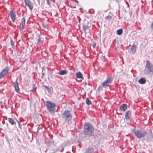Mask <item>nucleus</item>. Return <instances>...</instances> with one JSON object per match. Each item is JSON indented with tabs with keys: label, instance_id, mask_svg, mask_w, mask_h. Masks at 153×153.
Masks as SVG:
<instances>
[{
	"label": "nucleus",
	"instance_id": "aec40b11",
	"mask_svg": "<svg viewBox=\"0 0 153 153\" xmlns=\"http://www.w3.org/2000/svg\"><path fill=\"white\" fill-rule=\"evenodd\" d=\"M94 149L93 148L90 147L87 149L85 153H93Z\"/></svg>",
	"mask_w": 153,
	"mask_h": 153
},
{
	"label": "nucleus",
	"instance_id": "6ab92c4d",
	"mask_svg": "<svg viewBox=\"0 0 153 153\" xmlns=\"http://www.w3.org/2000/svg\"><path fill=\"white\" fill-rule=\"evenodd\" d=\"M25 18H23L21 20L22 29L23 30L24 29V26L25 24Z\"/></svg>",
	"mask_w": 153,
	"mask_h": 153
},
{
	"label": "nucleus",
	"instance_id": "ddd939ff",
	"mask_svg": "<svg viewBox=\"0 0 153 153\" xmlns=\"http://www.w3.org/2000/svg\"><path fill=\"white\" fill-rule=\"evenodd\" d=\"M42 86L47 90L48 92L49 93H52L53 91V88L52 87H48L46 86L45 85H43Z\"/></svg>",
	"mask_w": 153,
	"mask_h": 153
},
{
	"label": "nucleus",
	"instance_id": "5701e85b",
	"mask_svg": "<svg viewBox=\"0 0 153 153\" xmlns=\"http://www.w3.org/2000/svg\"><path fill=\"white\" fill-rule=\"evenodd\" d=\"M123 30L122 29H120L117 30L116 31V33L117 34L119 35H121L123 33Z\"/></svg>",
	"mask_w": 153,
	"mask_h": 153
},
{
	"label": "nucleus",
	"instance_id": "473e14b6",
	"mask_svg": "<svg viewBox=\"0 0 153 153\" xmlns=\"http://www.w3.org/2000/svg\"><path fill=\"white\" fill-rule=\"evenodd\" d=\"M96 46V43H94L93 45H92V47L94 48H95Z\"/></svg>",
	"mask_w": 153,
	"mask_h": 153
},
{
	"label": "nucleus",
	"instance_id": "7c9ffc66",
	"mask_svg": "<svg viewBox=\"0 0 153 153\" xmlns=\"http://www.w3.org/2000/svg\"><path fill=\"white\" fill-rule=\"evenodd\" d=\"M47 3L49 6L50 5V3L49 1V0H46Z\"/></svg>",
	"mask_w": 153,
	"mask_h": 153
},
{
	"label": "nucleus",
	"instance_id": "c85d7f7f",
	"mask_svg": "<svg viewBox=\"0 0 153 153\" xmlns=\"http://www.w3.org/2000/svg\"><path fill=\"white\" fill-rule=\"evenodd\" d=\"M102 86H100L98 88L97 90L100 91L102 88Z\"/></svg>",
	"mask_w": 153,
	"mask_h": 153
},
{
	"label": "nucleus",
	"instance_id": "bb28decb",
	"mask_svg": "<svg viewBox=\"0 0 153 153\" xmlns=\"http://www.w3.org/2000/svg\"><path fill=\"white\" fill-rule=\"evenodd\" d=\"M10 41L11 45L12 47V48H13V47H14V42L11 38H10Z\"/></svg>",
	"mask_w": 153,
	"mask_h": 153
},
{
	"label": "nucleus",
	"instance_id": "c756f323",
	"mask_svg": "<svg viewBox=\"0 0 153 153\" xmlns=\"http://www.w3.org/2000/svg\"><path fill=\"white\" fill-rule=\"evenodd\" d=\"M18 123V125H19V128L21 129H22V126L21 125H20V123L18 121H17Z\"/></svg>",
	"mask_w": 153,
	"mask_h": 153
},
{
	"label": "nucleus",
	"instance_id": "a19ab883",
	"mask_svg": "<svg viewBox=\"0 0 153 153\" xmlns=\"http://www.w3.org/2000/svg\"><path fill=\"white\" fill-rule=\"evenodd\" d=\"M43 27H45V26H43Z\"/></svg>",
	"mask_w": 153,
	"mask_h": 153
},
{
	"label": "nucleus",
	"instance_id": "dca6fc26",
	"mask_svg": "<svg viewBox=\"0 0 153 153\" xmlns=\"http://www.w3.org/2000/svg\"><path fill=\"white\" fill-rule=\"evenodd\" d=\"M146 80L145 78L143 77L140 78L138 80V82L141 84H143L145 83Z\"/></svg>",
	"mask_w": 153,
	"mask_h": 153
},
{
	"label": "nucleus",
	"instance_id": "f257e3e1",
	"mask_svg": "<svg viewBox=\"0 0 153 153\" xmlns=\"http://www.w3.org/2000/svg\"><path fill=\"white\" fill-rule=\"evenodd\" d=\"M94 126L89 123H85L84 126L83 133L86 136L90 137L94 134Z\"/></svg>",
	"mask_w": 153,
	"mask_h": 153
},
{
	"label": "nucleus",
	"instance_id": "58836bf2",
	"mask_svg": "<svg viewBox=\"0 0 153 153\" xmlns=\"http://www.w3.org/2000/svg\"><path fill=\"white\" fill-rule=\"evenodd\" d=\"M6 120H7V117H6Z\"/></svg>",
	"mask_w": 153,
	"mask_h": 153
},
{
	"label": "nucleus",
	"instance_id": "72a5a7b5",
	"mask_svg": "<svg viewBox=\"0 0 153 153\" xmlns=\"http://www.w3.org/2000/svg\"><path fill=\"white\" fill-rule=\"evenodd\" d=\"M61 150H60V149H59V150L61 152H62L64 150V149L62 147V146H61Z\"/></svg>",
	"mask_w": 153,
	"mask_h": 153
},
{
	"label": "nucleus",
	"instance_id": "2eb2a0df",
	"mask_svg": "<svg viewBox=\"0 0 153 153\" xmlns=\"http://www.w3.org/2000/svg\"><path fill=\"white\" fill-rule=\"evenodd\" d=\"M76 76L78 79H80L82 80L84 79L83 75L80 72H79L76 74Z\"/></svg>",
	"mask_w": 153,
	"mask_h": 153
},
{
	"label": "nucleus",
	"instance_id": "9d476101",
	"mask_svg": "<svg viewBox=\"0 0 153 153\" xmlns=\"http://www.w3.org/2000/svg\"><path fill=\"white\" fill-rule=\"evenodd\" d=\"M146 135L147 137L146 140L150 142L153 140V134L151 132L147 133Z\"/></svg>",
	"mask_w": 153,
	"mask_h": 153
},
{
	"label": "nucleus",
	"instance_id": "f704fd0d",
	"mask_svg": "<svg viewBox=\"0 0 153 153\" xmlns=\"http://www.w3.org/2000/svg\"><path fill=\"white\" fill-rule=\"evenodd\" d=\"M2 123L3 124H4V123H5V121L4 120H3L2 122Z\"/></svg>",
	"mask_w": 153,
	"mask_h": 153
},
{
	"label": "nucleus",
	"instance_id": "39448f33",
	"mask_svg": "<svg viewBox=\"0 0 153 153\" xmlns=\"http://www.w3.org/2000/svg\"><path fill=\"white\" fill-rule=\"evenodd\" d=\"M55 104L49 101H47L46 102V106L47 110L51 114H54L55 109Z\"/></svg>",
	"mask_w": 153,
	"mask_h": 153
},
{
	"label": "nucleus",
	"instance_id": "423d86ee",
	"mask_svg": "<svg viewBox=\"0 0 153 153\" xmlns=\"http://www.w3.org/2000/svg\"><path fill=\"white\" fill-rule=\"evenodd\" d=\"M113 79L112 78H107L106 80L102 83V87L106 88V87L108 86L111 83Z\"/></svg>",
	"mask_w": 153,
	"mask_h": 153
},
{
	"label": "nucleus",
	"instance_id": "c9c22d12",
	"mask_svg": "<svg viewBox=\"0 0 153 153\" xmlns=\"http://www.w3.org/2000/svg\"><path fill=\"white\" fill-rule=\"evenodd\" d=\"M39 4L40 0H37Z\"/></svg>",
	"mask_w": 153,
	"mask_h": 153
},
{
	"label": "nucleus",
	"instance_id": "4468645a",
	"mask_svg": "<svg viewBox=\"0 0 153 153\" xmlns=\"http://www.w3.org/2000/svg\"><path fill=\"white\" fill-rule=\"evenodd\" d=\"M127 107V105L126 104H123L122 105L120 106V110L122 111H125Z\"/></svg>",
	"mask_w": 153,
	"mask_h": 153
},
{
	"label": "nucleus",
	"instance_id": "f8f14e48",
	"mask_svg": "<svg viewBox=\"0 0 153 153\" xmlns=\"http://www.w3.org/2000/svg\"><path fill=\"white\" fill-rule=\"evenodd\" d=\"M131 111L129 110L126 111L125 115V118L126 120H130V117L131 115Z\"/></svg>",
	"mask_w": 153,
	"mask_h": 153
},
{
	"label": "nucleus",
	"instance_id": "2f4dec72",
	"mask_svg": "<svg viewBox=\"0 0 153 153\" xmlns=\"http://www.w3.org/2000/svg\"><path fill=\"white\" fill-rule=\"evenodd\" d=\"M41 41V39L40 37L39 36V38L37 39V43L38 44L39 42Z\"/></svg>",
	"mask_w": 153,
	"mask_h": 153
},
{
	"label": "nucleus",
	"instance_id": "6e6552de",
	"mask_svg": "<svg viewBox=\"0 0 153 153\" xmlns=\"http://www.w3.org/2000/svg\"><path fill=\"white\" fill-rule=\"evenodd\" d=\"M25 4L31 10L33 8V4L30 0H24Z\"/></svg>",
	"mask_w": 153,
	"mask_h": 153
},
{
	"label": "nucleus",
	"instance_id": "0eeeda50",
	"mask_svg": "<svg viewBox=\"0 0 153 153\" xmlns=\"http://www.w3.org/2000/svg\"><path fill=\"white\" fill-rule=\"evenodd\" d=\"M9 70V69L8 67H6L2 70L0 73V79H2L5 75L7 74Z\"/></svg>",
	"mask_w": 153,
	"mask_h": 153
},
{
	"label": "nucleus",
	"instance_id": "cd10ccee",
	"mask_svg": "<svg viewBox=\"0 0 153 153\" xmlns=\"http://www.w3.org/2000/svg\"><path fill=\"white\" fill-rule=\"evenodd\" d=\"M112 18V16L110 15H108L105 17L106 19L109 20H110Z\"/></svg>",
	"mask_w": 153,
	"mask_h": 153
},
{
	"label": "nucleus",
	"instance_id": "1a4fd4ad",
	"mask_svg": "<svg viewBox=\"0 0 153 153\" xmlns=\"http://www.w3.org/2000/svg\"><path fill=\"white\" fill-rule=\"evenodd\" d=\"M9 15L11 17L13 22H14L15 21L16 17V15L15 14L13 10H11L9 12Z\"/></svg>",
	"mask_w": 153,
	"mask_h": 153
},
{
	"label": "nucleus",
	"instance_id": "393cba45",
	"mask_svg": "<svg viewBox=\"0 0 153 153\" xmlns=\"http://www.w3.org/2000/svg\"><path fill=\"white\" fill-rule=\"evenodd\" d=\"M86 103L88 105H90L92 104L91 101L89 99L87 98L86 100Z\"/></svg>",
	"mask_w": 153,
	"mask_h": 153
},
{
	"label": "nucleus",
	"instance_id": "a878e982",
	"mask_svg": "<svg viewBox=\"0 0 153 153\" xmlns=\"http://www.w3.org/2000/svg\"><path fill=\"white\" fill-rule=\"evenodd\" d=\"M57 150L52 149H50V153H56L57 151Z\"/></svg>",
	"mask_w": 153,
	"mask_h": 153
},
{
	"label": "nucleus",
	"instance_id": "20e7f679",
	"mask_svg": "<svg viewBox=\"0 0 153 153\" xmlns=\"http://www.w3.org/2000/svg\"><path fill=\"white\" fill-rule=\"evenodd\" d=\"M62 117L65 122L69 123L72 118V115L70 111L66 110L63 112Z\"/></svg>",
	"mask_w": 153,
	"mask_h": 153
},
{
	"label": "nucleus",
	"instance_id": "f3484780",
	"mask_svg": "<svg viewBox=\"0 0 153 153\" xmlns=\"http://www.w3.org/2000/svg\"><path fill=\"white\" fill-rule=\"evenodd\" d=\"M136 46L134 45H132L131 48V52L132 53L134 54L136 51Z\"/></svg>",
	"mask_w": 153,
	"mask_h": 153
},
{
	"label": "nucleus",
	"instance_id": "9b49d317",
	"mask_svg": "<svg viewBox=\"0 0 153 153\" xmlns=\"http://www.w3.org/2000/svg\"><path fill=\"white\" fill-rule=\"evenodd\" d=\"M18 79V78L16 79V82L14 84V87L16 91L18 93L19 91V88L18 83L17 82Z\"/></svg>",
	"mask_w": 153,
	"mask_h": 153
},
{
	"label": "nucleus",
	"instance_id": "4be33fe9",
	"mask_svg": "<svg viewBox=\"0 0 153 153\" xmlns=\"http://www.w3.org/2000/svg\"><path fill=\"white\" fill-rule=\"evenodd\" d=\"M89 27V26L88 25L84 24L83 25V29L86 34L87 33L86 32V30L88 29Z\"/></svg>",
	"mask_w": 153,
	"mask_h": 153
},
{
	"label": "nucleus",
	"instance_id": "f03ea898",
	"mask_svg": "<svg viewBox=\"0 0 153 153\" xmlns=\"http://www.w3.org/2000/svg\"><path fill=\"white\" fill-rule=\"evenodd\" d=\"M144 73L148 75H151L153 74V65L149 60L146 61Z\"/></svg>",
	"mask_w": 153,
	"mask_h": 153
},
{
	"label": "nucleus",
	"instance_id": "4c0bfd02",
	"mask_svg": "<svg viewBox=\"0 0 153 153\" xmlns=\"http://www.w3.org/2000/svg\"><path fill=\"white\" fill-rule=\"evenodd\" d=\"M117 114H119L118 112H117Z\"/></svg>",
	"mask_w": 153,
	"mask_h": 153
},
{
	"label": "nucleus",
	"instance_id": "a211bd4d",
	"mask_svg": "<svg viewBox=\"0 0 153 153\" xmlns=\"http://www.w3.org/2000/svg\"><path fill=\"white\" fill-rule=\"evenodd\" d=\"M68 73L67 71L64 70L60 71L58 73V74L61 75H63L66 74Z\"/></svg>",
	"mask_w": 153,
	"mask_h": 153
},
{
	"label": "nucleus",
	"instance_id": "ea45409f",
	"mask_svg": "<svg viewBox=\"0 0 153 153\" xmlns=\"http://www.w3.org/2000/svg\"><path fill=\"white\" fill-rule=\"evenodd\" d=\"M43 27H45V26H43Z\"/></svg>",
	"mask_w": 153,
	"mask_h": 153
},
{
	"label": "nucleus",
	"instance_id": "e433bc0d",
	"mask_svg": "<svg viewBox=\"0 0 153 153\" xmlns=\"http://www.w3.org/2000/svg\"><path fill=\"white\" fill-rule=\"evenodd\" d=\"M47 150H48V149H46V150L45 151V153H46V152H47Z\"/></svg>",
	"mask_w": 153,
	"mask_h": 153
},
{
	"label": "nucleus",
	"instance_id": "b1692460",
	"mask_svg": "<svg viewBox=\"0 0 153 153\" xmlns=\"http://www.w3.org/2000/svg\"><path fill=\"white\" fill-rule=\"evenodd\" d=\"M45 143H47V145L48 146H51V145L53 144L54 143V142L53 140H50L48 141L45 142Z\"/></svg>",
	"mask_w": 153,
	"mask_h": 153
},
{
	"label": "nucleus",
	"instance_id": "7ed1b4c3",
	"mask_svg": "<svg viewBox=\"0 0 153 153\" xmlns=\"http://www.w3.org/2000/svg\"><path fill=\"white\" fill-rule=\"evenodd\" d=\"M132 131L137 138L140 139L144 137L147 134L146 131L143 129L136 130L133 129L132 130Z\"/></svg>",
	"mask_w": 153,
	"mask_h": 153
},
{
	"label": "nucleus",
	"instance_id": "412c9836",
	"mask_svg": "<svg viewBox=\"0 0 153 153\" xmlns=\"http://www.w3.org/2000/svg\"><path fill=\"white\" fill-rule=\"evenodd\" d=\"M8 121L11 125H14L16 124V122L14 120L10 118H8Z\"/></svg>",
	"mask_w": 153,
	"mask_h": 153
}]
</instances>
